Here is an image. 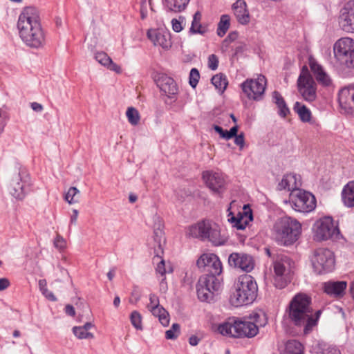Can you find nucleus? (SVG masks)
Wrapping results in <instances>:
<instances>
[{
    "label": "nucleus",
    "instance_id": "62",
    "mask_svg": "<svg viewBox=\"0 0 354 354\" xmlns=\"http://www.w3.org/2000/svg\"><path fill=\"white\" fill-rule=\"evenodd\" d=\"M200 339L196 335H192L189 339V343L192 346H196L199 343Z\"/></svg>",
    "mask_w": 354,
    "mask_h": 354
},
{
    "label": "nucleus",
    "instance_id": "25",
    "mask_svg": "<svg viewBox=\"0 0 354 354\" xmlns=\"http://www.w3.org/2000/svg\"><path fill=\"white\" fill-rule=\"evenodd\" d=\"M95 60L101 65L106 67L108 69L121 73V68L120 66L114 63L112 59L104 52H97L95 54Z\"/></svg>",
    "mask_w": 354,
    "mask_h": 354
},
{
    "label": "nucleus",
    "instance_id": "59",
    "mask_svg": "<svg viewBox=\"0 0 354 354\" xmlns=\"http://www.w3.org/2000/svg\"><path fill=\"white\" fill-rule=\"evenodd\" d=\"M213 129L217 132L222 138L225 139V132L226 131L223 130L222 127L218 125H214Z\"/></svg>",
    "mask_w": 354,
    "mask_h": 354
},
{
    "label": "nucleus",
    "instance_id": "11",
    "mask_svg": "<svg viewBox=\"0 0 354 354\" xmlns=\"http://www.w3.org/2000/svg\"><path fill=\"white\" fill-rule=\"evenodd\" d=\"M243 92L250 100H260L264 94L266 79L263 75H259L257 79H247L241 85Z\"/></svg>",
    "mask_w": 354,
    "mask_h": 354
},
{
    "label": "nucleus",
    "instance_id": "55",
    "mask_svg": "<svg viewBox=\"0 0 354 354\" xmlns=\"http://www.w3.org/2000/svg\"><path fill=\"white\" fill-rule=\"evenodd\" d=\"M156 272L160 273L162 276L165 275L166 273V268L165 265V261L162 259L157 265Z\"/></svg>",
    "mask_w": 354,
    "mask_h": 354
},
{
    "label": "nucleus",
    "instance_id": "33",
    "mask_svg": "<svg viewBox=\"0 0 354 354\" xmlns=\"http://www.w3.org/2000/svg\"><path fill=\"white\" fill-rule=\"evenodd\" d=\"M22 181V177L21 176V173L19 172L18 176L13 178L10 183L9 192L10 194L16 199L21 200V194H22V184L21 182Z\"/></svg>",
    "mask_w": 354,
    "mask_h": 354
},
{
    "label": "nucleus",
    "instance_id": "38",
    "mask_svg": "<svg viewBox=\"0 0 354 354\" xmlns=\"http://www.w3.org/2000/svg\"><path fill=\"white\" fill-rule=\"evenodd\" d=\"M230 26V17L227 15H223L220 18V21L218 24V28L216 33L218 36L222 37L227 32V30Z\"/></svg>",
    "mask_w": 354,
    "mask_h": 354
},
{
    "label": "nucleus",
    "instance_id": "43",
    "mask_svg": "<svg viewBox=\"0 0 354 354\" xmlns=\"http://www.w3.org/2000/svg\"><path fill=\"white\" fill-rule=\"evenodd\" d=\"M180 325L178 324H173L171 328L165 333V337L167 339H175L180 335Z\"/></svg>",
    "mask_w": 354,
    "mask_h": 354
},
{
    "label": "nucleus",
    "instance_id": "18",
    "mask_svg": "<svg viewBox=\"0 0 354 354\" xmlns=\"http://www.w3.org/2000/svg\"><path fill=\"white\" fill-rule=\"evenodd\" d=\"M231 266L241 269L246 272H251L254 268V261L252 256L245 253H232L228 258Z\"/></svg>",
    "mask_w": 354,
    "mask_h": 354
},
{
    "label": "nucleus",
    "instance_id": "30",
    "mask_svg": "<svg viewBox=\"0 0 354 354\" xmlns=\"http://www.w3.org/2000/svg\"><path fill=\"white\" fill-rule=\"evenodd\" d=\"M244 216H241L238 218L232 216L231 218H229V221L232 223H235L234 225L239 230H244L248 223L252 221V214L251 209H248V210H246V205L244 206Z\"/></svg>",
    "mask_w": 354,
    "mask_h": 354
},
{
    "label": "nucleus",
    "instance_id": "52",
    "mask_svg": "<svg viewBox=\"0 0 354 354\" xmlns=\"http://www.w3.org/2000/svg\"><path fill=\"white\" fill-rule=\"evenodd\" d=\"M234 139V143L240 147V149H243L245 144L244 134L243 133L236 136Z\"/></svg>",
    "mask_w": 354,
    "mask_h": 354
},
{
    "label": "nucleus",
    "instance_id": "4",
    "mask_svg": "<svg viewBox=\"0 0 354 354\" xmlns=\"http://www.w3.org/2000/svg\"><path fill=\"white\" fill-rule=\"evenodd\" d=\"M257 284L252 276H241L234 292L230 296V304L235 307L250 304L257 298Z\"/></svg>",
    "mask_w": 354,
    "mask_h": 354
},
{
    "label": "nucleus",
    "instance_id": "7",
    "mask_svg": "<svg viewBox=\"0 0 354 354\" xmlns=\"http://www.w3.org/2000/svg\"><path fill=\"white\" fill-rule=\"evenodd\" d=\"M333 53L339 64L354 68V39L348 37L339 39L333 45Z\"/></svg>",
    "mask_w": 354,
    "mask_h": 354
},
{
    "label": "nucleus",
    "instance_id": "1",
    "mask_svg": "<svg viewBox=\"0 0 354 354\" xmlns=\"http://www.w3.org/2000/svg\"><path fill=\"white\" fill-rule=\"evenodd\" d=\"M310 304V297L299 293L292 299L286 310L290 324L297 327H303L305 334L312 330L321 314V311L317 310L314 315Z\"/></svg>",
    "mask_w": 354,
    "mask_h": 354
},
{
    "label": "nucleus",
    "instance_id": "63",
    "mask_svg": "<svg viewBox=\"0 0 354 354\" xmlns=\"http://www.w3.org/2000/svg\"><path fill=\"white\" fill-rule=\"evenodd\" d=\"M22 20V12L20 13L18 18L17 29L19 30V36L22 38V27L21 26V21Z\"/></svg>",
    "mask_w": 354,
    "mask_h": 354
},
{
    "label": "nucleus",
    "instance_id": "51",
    "mask_svg": "<svg viewBox=\"0 0 354 354\" xmlns=\"http://www.w3.org/2000/svg\"><path fill=\"white\" fill-rule=\"evenodd\" d=\"M238 126H234L230 129V131L225 132V140H230L237 136Z\"/></svg>",
    "mask_w": 354,
    "mask_h": 354
},
{
    "label": "nucleus",
    "instance_id": "15",
    "mask_svg": "<svg viewBox=\"0 0 354 354\" xmlns=\"http://www.w3.org/2000/svg\"><path fill=\"white\" fill-rule=\"evenodd\" d=\"M339 25L343 31L354 33V0L348 1L341 8Z\"/></svg>",
    "mask_w": 354,
    "mask_h": 354
},
{
    "label": "nucleus",
    "instance_id": "50",
    "mask_svg": "<svg viewBox=\"0 0 354 354\" xmlns=\"http://www.w3.org/2000/svg\"><path fill=\"white\" fill-rule=\"evenodd\" d=\"M65 244L64 239L61 236L57 235L54 241L55 247L59 250H62L65 248Z\"/></svg>",
    "mask_w": 354,
    "mask_h": 354
},
{
    "label": "nucleus",
    "instance_id": "26",
    "mask_svg": "<svg viewBox=\"0 0 354 354\" xmlns=\"http://www.w3.org/2000/svg\"><path fill=\"white\" fill-rule=\"evenodd\" d=\"M153 239L158 246L160 248L162 241H165L164 224L162 218L157 214L153 217Z\"/></svg>",
    "mask_w": 354,
    "mask_h": 354
},
{
    "label": "nucleus",
    "instance_id": "27",
    "mask_svg": "<svg viewBox=\"0 0 354 354\" xmlns=\"http://www.w3.org/2000/svg\"><path fill=\"white\" fill-rule=\"evenodd\" d=\"M342 200L346 207H354V180L349 181L344 186L342 191Z\"/></svg>",
    "mask_w": 354,
    "mask_h": 354
},
{
    "label": "nucleus",
    "instance_id": "13",
    "mask_svg": "<svg viewBox=\"0 0 354 354\" xmlns=\"http://www.w3.org/2000/svg\"><path fill=\"white\" fill-rule=\"evenodd\" d=\"M297 86L299 92L306 101L311 102L316 99V85L308 71L301 72L297 80Z\"/></svg>",
    "mask_w": 354,
    "mask_h": 354
},
{
    "label": "nucleus",
    "instance_id": "35",
    "mask_svg": "<svg viewBox=\"0 0 354 354\" xmlns=\"http://www.w3.org/2000/svg\"><path fill=\"white\" fill-rule=\"evenodd\" d=\"M304 347L297 340H288L285 346L284 354H304Z\"/></svg>",
    "mask_w": 354,
    "mask_h": 354
},
{
    "label": "nucleus",
    "instance_id": "53",
    "mask_svg": "<svg viewBox=\"0 0 354 354\" xmlns=\"http://www.w3.org/2000/svg\"><path fill=\"white\" fill-rule=\"evenodd\" d=\"M172 29L176 32H179L183 30L181 22L176 19L171 20Z\"/></svg>",
    "mask_w": 354,
    "mask_h": 354
},
{
    "label": "nucleus",
    "instance_id": "22",
    "mask_svg": "<svg viewBox=\"0 0 354 354\" xmlns=\"http://www.w3.org/2000/svg\"><path fill=\"white\" fill-rule=\"evenodd\" d=\"M234 15L238 22L246 25L250 22V17L244 0H236L232 6Z\"/></svg>",
    "mask_w": 354,
    "mask_h": 354
},
{
    "label": "nucleus",
    "instance_id": "14",
    "mask_svg": "<svg viewBox=\"0 0 354 354\" xmlns=\"http://www.w3.org/2000/svg\"><path fill=\"white\" fill-rule=\"evenodd\" d=\"M196 265L199 268H206L209 272L206 275H220L223 270L222 263L215 254L204 253L197 260Z\"/></svg>",
    "mask_w": 354,
    "mask_h": 354
},
{
    "label": "nucleus",
    "instance_id": "8",
    "mask_svg": "<svg viewBox=\"0 0 354 354\" xmlns=\"http://www.w3.org/2000/svg\"><path fill=\"white\" fill-rule=\"evenodd\" d=\"M314 271L319 274L333 270L335 259L333 252L327 248H318L313 252L310 259Z\"/></svg>",
    "mask_w": 354,
    "mask_h": 354
},
{
    "label": "nucleus",
    "instance_id": "2",
    "mask_svg": "<svg viewBox=\"0 0 354 354\" xmlns=\"http://www.w3.org/2000/svg\"><path fill=\"white\" fill-rule=\"evenodd\" d=\"M301 233V225L295 218L284 216L274 224L272 235L281 245H290L296 242Z\"/></svg>",
    "mask_w": 354,
    "mask_h": 354
},
{
    "label": "nucleus",
    "instance_id": "48",
    "mask_svg": "<svg viewBox=\"0 0 354 354\" xmlns=\"http://www.w3.org/2000/svg\"><path fill=\"white\" fill-rule=\"evenodd\" d=\"M238 37V32L236 31L231 32L223 40V44L227 46L231 42L235 41Z\"/></svg>",
    "mask_w": 354,
    "mask_h": 354
},
{
    "label": "nucleus",
    "instance_id": "19",
    "mask_svg": "<svg viewBox=\"0 0 354 354\" xmlns=\"http://www.w3.org/2000/svg\"><path fill=\"white\" fill-rule=\"evenodd\" d=\"M157 86L160 91L168 98L174 99L178 93V87L173 78L162 75L156 80Z\"/></svg>",
    "mask_w": 354,
    "mask_h": 354
},
{
    "label": "nucleus",
    "instance_id": "23",
    "mask_svg": "<svg viewBox=\"0 0 354 354\" xmlns=\"http://www.w3.org/2000/svg\"><path fill=\"white\" fill-rule=\"evenodd\" d=\"M147 37L155 46H160L164 49H168L171 46L169 35L162 31L149 30Z\"/></svg>",
    "mask_w": 354,
    "mask_h": 354
},
{
    "label": "nucleus",
    "instance_id": "6",
    "mask_svg": "<svg viewBox=\"0 0 354 354\" xmlns=\"http://www.w3.org/2000/svg\"><path fill=\"white\" fill-rule=\"evenodd\" d=\"M221 289L220 280L214 275L201 276L196 284L198 298L201 301H213Z\"/></svg>",
    "mask_w": 354,
    "mask_h": 354
},
{
    "label": "nucleus",
    "instance_id": "60",
    "mask_svg": "<svg viewBox=\"0 0 354 354\" xmlns=\"http://www.w3.org/2000/svg\"><path fill=\"white\" fill-rule=\"evenodd\" d=\"M65 313L70 316H75V310L72 305L68 304L65 307Z\"/></svg>",
    "mask_w": 354,
    "mask_h": 354
},
{
    "label": "nucleus",
    "instance_id": "58",
    "mask_svg": "<svg viewBox=\"0 0 354 354\" xmlns=\"http://www.w3.org/2000/svg\"><path fill=\"white\" fill-rule=\"evenodd\" d=\"M9 285L10 282L7 278H0V291L6 289Z\"/></svg>",
    "mask_w": 354,
    "mask_h": 354
},
{
    "label": "nucleus",
    "instance_id": "16",
    "mask_svg": "<svg viewBox=\"0 0 354 354\" xmlns=\"http://www.w3.org/2000/svg\"><path fill=\"white\" fill-rule=\"evenodd\" d=\"M203 178L214 193L221 194L225 189L226 180L221 172L205 171L203 173Z\"/></svg>",
    "mask_w": 354,
    "mask_h": 354
},
{
    "label": "nucleus",
    "instance_id": "29",
    "mask_svg": "<svg viewBox=\"0 0 354 354\" xmlns=\"http://www.w3.org/2000/svg\"><path fill=\"white\" fill-rule=\"evenodd\" d=\"M40 24L39 13L36 8L28 6L24 9V25Z\"/></svg>",
    "mask_w": 354,
    "mask_h": 354
},
{
    "label": "nucleus",
    "instance_id": "39",
    "mask_svg": "<svg viewBox=\"0 0 354 354\" xmlns=\"http://www.w3.org/2000/svg\"><path fill=\"white\" fill-rule=\"evenodd\" d=\"M129 122L132 125H137L140 121V114L137 109L133 107H129L126 112Z\"/></svg>",
    "mask_w": 354,
    "mask_h": 354
},
{
    "label": "nucleus",
    "instance_id": "36",
    "mask_svg": "<svg viewBox=\"0 0 354 354\" xmlns=\"http://www.w3.org/2000/svg\"><path fill=\"white\" fill-rule=\"evenodd\" d=\"M201 14L199 12H196L193 17V21L190 28V32L193 34H201L204 35L207 32V28L203 26L201 24Z\"/></svg>",
    "mask_w": 354,
    "mask_h": 354
},
{
    "label": "nucleus",
    "instance_id": "21",
    "mask_svg": "<svg viewBox=\"0 0 354 354\" xmlns=\"http://www.w3.org/2000/svg\"><path fill=\"white\" fill-rule=\"evenodd\" d=\"M309 66L317 82L323 86H329L332 84V80L324 68L315 59H310Z\"/></svg>",
    "mask_w": 354,
    "mask_h": 354
},
{
    "label": "nucleus",
    "instance_id": "56",
    "mask_svg": "<svg viewBox=\"0 0 354 354\" xmlns=\"http://www.w3.org/2000/svg\"><path fill=\"white\" fill-rule=\"evenodd\" d=\"M30 107L34 111L37 113L41 112L44 109V107L41 104L35 102L30 103Z\"/></svg>",
    "mask_w": 354,
    "mask_h": 354
},
{
    "label": "nucleus",
    "instance_id": "44",
    "mask_svg": "<svg viewBox=\"0 0 354 354\" xmlns=\"http://www.w3.org/2000/svg\"><path fill=\"white\" fill-rule=\"evenodd\" d=\"M161 306L159 304V299L155 294L149 295V304L147 305L148 309L153 313L157 311V309L160 308Z\"/></svg>",
    "mask_w": 354,
    "mask_h": 354
},
{
    "label": "nucleus",
    "instance_id": "37",
    "mask_svg": "<svg viewBox=\"0 0 354 354\" xmlns=\"http://www.w3.org/2000/svg\"><path fill=\"white\" fill-rule=\"evenodd\" d=\"M212 84L221 93H223L228 84L226 76L222 73L214 75L211 80Z\"/></svg>",
    "mask_w": 354,
    "mask_h": 354
},
{
    "label": "nucleus",
    "instance_id": "34",
    "mask_svg": "<svg viewBox=\"0 0 354 354\" xmlns=\"http://www.w3.org/2000/svg\"><path fill=\"white\" fill-rule=\"evenodd\" d=\"M272 97L274 103L277 105L279 109V114L282 118H286L290 113V110L286 105V103L278 91L272 93Z\"/></svg>",
    "mask_w": 354,
    "mask_h": 354
},
{
    "label": "nucleus",
    "instance_id": "12",
    "mask_svg": "<svg viewBox=\"0 0 354 354\" xmlns=\"http://www.w3.org/2000/svg\"><path fill=\"white\" fill-rule=\"evenodd\" d=\"M45 41L41 24L34 25H24V42L30 47L38 48L43 46Z\"/></svg>",
    "mask_w": 354,
    "mask_h": 354
},
{
    "label": "nucleus",
    "instance_id": "20",
    "mask_svg": "<svg viewBox=\"0 0 354 354\" xmlns=\"http://www.w3.org/2000/svg\"><path fill=\"white\" fill-rule=\"evenodd\" d=\"M339 103L341 108L347 113H354V87L342 89L339 93Z\"/></svg>",
    "mask_w": 354,
    "mask_h": 354
},
{
    "label": "nucleus",
    "instance_id": "47",
    "mask_svg": "<svg viewBox=\"0 0 354 354\" xmlns=\"http://www.w3.org/2000/svg\"><path fill=\"white\" fill-rule=\"evenodd\" d=\"M218 66V59L216 55L212 54L208 57V67L213 71L217 69Z\"/></svg>",
    "mask_w": 354,
    "mask_h": 354
},
{
    "label": "nucleus",
    "instance_id": "54",
    "mask_svg": "<svg viewBox=\"0 0 354 354\" xmlns=\"http://www.w3.org/2000/svg\"><path fill=\"white\" fill-rule=\"evenodd\" d=\"M42 295L46 298L48 299V300L50 301H57V298L54 295V294L49 291L48 290V288H44L43 290L41 291Z\"/></svg>",
    "mask_w": 354,
    "mask_h": 354
},
{
    "label": "nucleus",
    "instance_id": "10",
    "mask_svg": "<svg viewBox=\"0 0 354 354\" xmlns=\"http://www.w3.org/2000/svg\"><path fill=\"white\" fill-rule=\"evenodd\" d=\"M290 203L295 211L303 213L310 212L316 207V199L314 195L302 189L291 192Z\"/></svg>",
    "mask_w": 354,
    "mask_h": 354
},
{
    "label": "nucleus",
    "instance_id": "64",
    "mask_svg": "<svg viewBox=\"0 0 354 354\" xmlns=\"http://www.w3.org/2000/svg\"><path fill=\"white\" fill-rule=\"evenodd\" d=\"M77 217H78V211L77 209H73V214L71 215V223L75 225L77 220Z\"/></svg>",
    "mask_w": 354,
    "mask_h": 354
},
{
    "label": "nucleus",
    "instance_id": "24",
    "mask_svg": "<svg viewBox=\"0 0 354 354\" xmlns=\"http://www.w3.org/2000/svg\"><path fill=\"white\" fill-rule=\"evenodd\" d=\"M299 186L300 183L297 181L296 175L288 174L283 176L281 182L278 184L277 189L280 191L288 190L294 192L299 189Z\"/></svg>",
    "mask_w": 354,
    "mask_h": 354
},
{
    "label": "nucleus",
    "instance_id": "9",
    "mask_svg": "<svg viewBox=\"0 0 354 354\" xmlns=\"http://www.w3.org/2000/svg\"><path fill=\"white\" fill-rule=\"evenodd\" d=\"M313 232L315 239L319 241L337 239L339 234L337 226L330 216L317 220L313 225Z\"/></svg>",
    "mask_w": 354,
    "mask_h": 354
},
{
    "label": "nucleus",
    "instance_id": "3",
    "mask_svg": "<svg viewBox=\"0 0 354 354\" xmlns=\"http://www.w3.org/2000/svg\"><path fill=\"white\" fill-rule=\"evenodd\" d=\"M187 236L197 238L201 241H208L214 246L224 245L226 237L221 234L218 225L209 220H203L188 227Z\"/></svg>",
    "mask_w": 354,
    "mask_h": 354
},
{
    "label": "nucleus",
    "instance_id": "61",
    "mask_svg": "<svg viewBox=\"0 0 354 354\" xmlns=\"http://www.w3.org/2000/svg\"><path fill=\"white\" fill-rule=\"evenodd\" d=\"M23 182H24V192L26 186L28 187H30L32 185L29 174H26V176H24Z\"/></svg>",
    "mask_w": 354,
    "mask_h": 354
},
{
    "label": "nucleus",
    "instance_id": "45",
    "mask_svg": "<svg viewBox=\"0 0 354 354\" xmlns=\"http://www.w3.org/2000/svg\"><path fill=\"white\" fill-rule=\"evenodd\" d=\"M80 193V191L75 187H71L68 190L67 193L65 195V200L69 204H73L77 202V200L74 198V197Z\"/></svg>",
    "mask_w": 354,
    "mask_h": 354
},
{
    "label": "nucleus",
    "instance_id": "5",
    "mask_svg": "<svg viewBox=\"0 0 354 354\" xmlns=\"http://www.w3.org/2000/svg\"><path fill=\"white\" fill-rule=\"evenodd\" d=\"M218 331L223 335L238 338H251L257 335L259 328L250 321L230 319L220 324Z\"/></svg>",
    "mask_w": 354,
    "mask_h": 354
},
{
    "label": "nucleus",
    "instance_id": "41",
    "mask_svg": "<svg viewBox=\"0 0 354 354\" xmlns=\"http://www.w3.org/2000/svg\"><path fill=\"white\" fill-rule=\"evenodd\" d=\"M73 333L78 339H93L94 337L93 333L86 331V330H84L80 326H74L73 328Z\"/></svg>",
    "mask_w": 354,
    "mask_h": 354
},
{
    "label": "nucleus",
    "instance_id": "49",
    "mask_svg": "<svg viewBox=\"0 0 354 354\" xmlns=\"http://www.w3.org/2000/svg\"><path fill=\"white\" fill-rule=\"evenodd\" d=\"M322 354H341V352L336 346H328L322 350Z\"/></svg>",
    "mask_w": 354,
    "mask_h": 354
},
{
    "label": "nucleus",
    "instance_id": "32",
    "mask_svg": "<svg viewBox=\"0 0 354 354\" xmlns=\"http://www.w3.org/2000/svg\"><path fill=\"white\" fill-rule=\"evenodd\" d=\"M189 0H162L163 6L172 12H181L187 7Z\"/></svg>",
    "mask_w": 354,
    "mask_h": 354
},
{
    "label": "nucleus",
    "instance_id": "40",
    "mask_svg": "<svg viewBox=\"0 0 354 354\" xmlns=\"http://www.w3.org/2000/svg\"><path fill=\"white\" fill-rule=\"evenodd\" d=\"M152 314L154 316L158 317L159 321L162 324V326H167L169 325V313L162 306H161L160 308L157 309V311L153 312Z\"/></svg>",
    "mask_w": 354,
    "mask_h": 354
},
{
    "label": "nucleus",
    "instance_id": "42",
    "mask_svg": "<svg viewBox=\"0 0 354 354\" xmlns=\"http://www.w3.org/2000/svg\"><path fill=\"white\" fill-rule=\"evenodd\" d=\"M130 319L135 328L137 330L142 329V316L138 311L135 310L131 313Z\"/></svg>",
    "mask_w": 354,
    "mask_h": 354
},
{
    "label": "nucleus",
    "instance_id": "46",
    "mask_svg": "<svg viewBox=\"0 0 354 354\" xmlns=\"http://www.w3.org/2000/svg\"><path fill=\"white\" fill-rule=\"evenodd\" d=\"M200 78L199 71L194 68L189 73V84L192 88H195L198 83Z\"/></svg>",
    "mask_w": 354,
    "mask_h": 354
},
{
    "label": "nucleus",
    "instance_id": "31",
    "mask_svg": "<svg viewBox=\"0 0 354 354\" xmlns=\"http://www.w3.org/2000/svg\"><path fill=\"white\" fill-rule=\"evenodd\" d=\"M293 111L298 115L303 122H310L312 113L309 109L301 102H296L293 106Z\"/></svg>",
    "mask_w": 354,
    "mask_h": 354
},
{
    "label": "nucleus",
    "instance_id": "28",
    "mask_svg": "<svg viewBox=\"0 0 354 354\" xmlns=\"http://www.w3.org/2000/svg\"><path fill=\"white\" fill-rule=\"evenodd\" d=\"M324 292L328 295L338 296L343 293L346 288L345 281H328L324 283Z\"/></svg>",
    "mask_w": 354,
    "mask_h": 354
},
{
    "label": "nucleus",
    "instance_id": "57",
    "mask_svg": "<svg viewBox=\"0 0 354 354\" xmlns=\"http://www.w3.org/2000/svg\"><path fill=\"white\" fill-rule=\"evenodd\" d=\"M140 299V295L136 291L131 292V298L129 299V303L136 304Z\"/></svg>",
    "mask_w": 354,
    "mask_h": 354
},
{
    "label": "nucleus",
    "instance_id": "17",
    "mask_svg": "<svg viewBox=\"0 0 354 354\" xmlns=\"http://www.w3.org/2000/svg\"><path fill=\"white\" fill-rule=\"evenodd\" d=\"M290 268V260L288 257H282L274 263V272L275 273V286L283 288L287 283L285 276L288 274Z\"/></svg>",
    "mask_w": 354,
    "mask_h": 354
}]
</instances>
